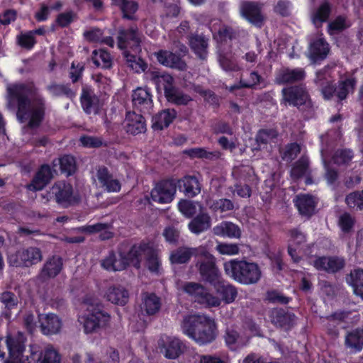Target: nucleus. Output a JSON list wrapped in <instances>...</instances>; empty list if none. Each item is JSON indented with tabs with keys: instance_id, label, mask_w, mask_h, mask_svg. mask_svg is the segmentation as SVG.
I'll list each match as a JSON object with an SVG mask.
<instances>
[{
	"instance_id": "20",
	"label": "nucleus",
	"mask_w": 363,
	"mask_h": 363,
	"mask_svg": "<svg viewBox=\"0 0 363 363\" xmlns=\"http://www.w3.org/2000/svg\"><path fill=\"white\" fill-rule=\"evenodd\" d=\"M306 77V73L302 67H282L277 71L274 82L278 85L291 84L303 81Z\"/></svg>"
},
{
	"instance_id": "64",
	"label": "nucleus",
	"mask_w": 363,
	"mask_h": 363,
	"mask_svg": "<svg viewBox=\"0 0 363 363\" xmlns=\"http://www.w3.org/2000/svg\"><path fill=\"white\" fill-rule=\"evenodd\" d=\"M48 90L54 96H66L71 98L74 96V94L67 86L62 84H52L48 87Z\"/></svg>"
},
{
	"instance_id": "43",
	"label": "nucleus",
	"mask_w": 363,
	"mask_h": 363,
	"mask_svg": "<svg viewBox=\"0 0 363 363\" xmlns=\"http://www.w3.org/2000/svg\"><path fill=\"white\" fill-rule=\"evenodd\" d=\"M223 337L225 345L232 351L237 350L244 345L242 338L240 333L233 328H227Z\"/></svg>"
},
{
	"instance_id": "15",
	"label": "nucleus",
	"mask_w": 363,
	"mask_h": 363,
	"mask_svg": "<svg viewBox=\"0 0 363 363\" xmlns=\"http://www.w3.org/2000/svg\"><path fill=\"white\" fill-rule=\"evenodd\" d=\"M160 352L167 358L174 359L183 352L184 345L178 338L165 335H161L157 341Z\"/></svg>"
},
{
	"instance_id": "27",
	"label": "nucleus",
	"mask_w": 363,
	"mask_h": 363,
	"mask_svg": "<svg viewBox=\"0 0 363 363\" xmlns=\"http://www.w3.org/2000/svg\"><path fill=\"white\" fill-rule=\"evenodd\" d=\"M345 260L342 258L336 256H322L314 260L313 266L318 270L335 273L341 270L345 267Z\"/></svg>"
},
{
	"instance_id": "21",
	"label": "nucleus",
	"mask_w": 363,
	"mask_h": 363,
	"mask_svg": "<svg viewBox=\"0 0 363 363\" xmlns=\"http://www.w3.org/2000/svg\"><path fill=\"white\" fill-rule=\"evenodd\" d=\"M155 55L157 62L163 66L179 71H185L187 69V65L182 58L181 54L166 50H160L155 53Z\"/></svg>"
},
{
	"instance_id": "16",
	"label": "nucleus",
	"mask_w": 363,
	"mask_h": 363,
	"mask_svg": "<svg viewBox=\"0 0 363 363\" xmlns=\"http://www.w3.org/2000/svg\"><path fill=\"white\" fill-rule=\"evenodd\" d=\"M289 236L287 252L294 263H298L301 257L297 250L307 242V234L300 227L293 228L288 230Z\"/></svg>"
},
{
	"instance_id": "1",
	"label": "nucleus",
	"mask_w": 363,
	"mask_h": 363,
	"mask_svg": "<svg viewBox=\"0 0 363 363\" xmlns=\"http://www.w3.org/2000/svg\"><path fill=\"white\" fill-rule=\"evenodd\" d=\"M9 105H16L17 117L29 128L38 127L45 115V100L33 84H8Z\"/></svg>"
},
{
	"instance_id": "45",
	"label": "nucleus",
	"mask_w": 363,
	"mask_h": 363,
	"mask_svg": "<svg viewBox=\"0 0 363 363\" xmlns=\"http://www.w3.org/2000/svg\"><path fill=\"white\" fill-rule=\"evenodd\" d=\"M347 281L352 286L354 294L363 299V269L351 272Z\"/></svg>"
},
{
	"instance_id": "24",
	"label": "nucleus",
	"mask_w": 363,
	"mask_h": 363,
	"mask_svg": "<svg viewBox=\"0 0 363 363\" xmlns=\"http://www.w3.org/2000/svg\"><path fill=\"white\" fill-rule=\"evenodd\" d=\"M242 16L250 23L261 28L264 22L261 7L254 1H245L240 8Z\"/></svg>"
},
{
	"instance_id": "17",
	"label": "nucleus",
	"mask_w": 363,
	"mask_h": 363,
	"mask_svg": "<svg viewBox=\"0 0 363 363\" xmlns=\"http://www.w3.org/2000/svg\"><path fill=\"white\" fill-rule=\"evenodd\" d=\"M8 259L12 266L28 267L39 262L42 259V255L38 248L30 247L18 251L16 254L9 255Z\"/></svg>"
},
{
	"instance_id": "57",
	"label": "nucleus",
	"mask_w": 363,
	"mask_h": 363,
	"mask_svg": "<svg viewBox=\"0 0 363 363\" xmlns=\"http://www.w3.org/2000/svg\"><path fill=\"white\" fill-rule=\"evenodd\" d=\"M355 219L350 213L345 212L341 214L338 219V226L345 234L350 233L354 226Z\"/></svg>"
},
{
	"instance_id": "53",
	"label": "nucleus",
	"mask_w": 363,
	"mask_h": 363,
	"mask_svg": "<svg viewBox=\"0 0 363 363\" xmlns=\"http://www.w3.org/2000/svg\"><path fill=\"white\" fill-rule=\"evenodd\" d=\"M350 26L347 23L346 17L342 15L337 16L328 25V33L330 35L342 32Z\"/></svg>"
},
{
	"instance_id": "33",
	"label": "nucleus",
	"mask_w": 363,
	"mask_h": 363,
	"mask_svg": "<svg viewBox=\"0 0 363 363\" xmlns=\"http://www.w3.org/2000/svg\"><path fill=\"white\" fill-rule=\"evenodd\" d=\"M189 43L191 49L199 59H206L208 39L205 35L193 34L189 36Z\"/></svg>"
},
{
	"instance_id": "25",
	"label": "nucleus",
	"mask_w": 363,
	"mask_h": 363,
	"mask_svg": "<svg viewBox=\"0 0 363 363\" xmlns=\"http://www.w3.org/2000/svg\"><path fill=\"white\" fill-rule=\"evenodd\" d=\"M322 35L313 39L308 46L309 58L315 63L325 60L330 52L329 43Z\"/></svg>"
},
{
	"instance_id": "41",
	"label": "nucleus",
	"mask_w": 363,
	"mask_h": 363,
	"mask_svg": "<svg viewBox=\"0 0 363 363\" xmlns=\"http://www.w3.org/2000/svg\"><path fill=\"white\" fill-rule=\"evenodd\" d=\"M184 153L191 159H206L208 160H218L221 157V152L218 150L208 151L204 147H193L185 150Z\"/></svg>"
},
{
	"instance_id": "31",
	"label": "nucleus",
	"mask_w": 363,
	"mask_h": 363,
	"mask_svg": "<svg viewBox=\"0 0 363 363\" xmlns=\"http://www.w3.org/2000/svg\"><path fill=\"white\" fill-rule=\"evenodd\" d=\"M161 298L155 293L145 292L142 294L141 311L147 315H153L161 308Z\"/></svg>"
},
{
	"instance_id": "50",
	"label": "nucleus",
	"mask_w": 363,
	"mask_h": 363,
	"mask_svg": "<svg viewBox=\"0 0 363 363\" xmlns=\"http://www.w3.org/2000/svg\"><path fill=\"white\" fill-rule=\"evenodd\" d=\"M92 60L94 63L105 69H109L112 65V60L110 53L104 49H99L93 52Z\"/></svg>"
},
{
	"instance_id": "63",
	"label": "nucleus",
	"mask_w": 363,
	"mask_h": 363,
	"mask_svg": "<svg viewBox=\"0 0 363 363\" xmlns=\"http://www.w3.org/2000/svg\"><path fill=\"white\" fill-rule=\"evenodd\" d=\"M61 171L67 175H71L76 169V162L74 157L71 155H64L60 160Z\"/></svg>"
},
{
	"instance_id": "39",
	"label": "nucleus",
	"mask_w": 363,
	"mask_h": 363,
	"mask_svg": "<svg viewBox=\"0 0 363 363\" xmlns=\"http://www.w3.org/2000/svg\"><path fill=\"white\" fill-rule=\"evenodd\" d=\"M214 235L220 237L239 238L241 231L238 225L228 221H223L213 228Z\"/></svg>"
},
{
	"instance_id": "60",
	"label": "nucleus",
	"mask_w": 363,
	"mask_h": 363,
	"mask_svg": "<svg viewBox=\"0 0 363 363\" xmlns=\"http://www.w3.org/2000/svg\"><path fill=\"white\" fill-rule=\"evenodd\" d=\"M266 297L270 303L281 305H286L292 301L291 297L286 296L283 293L275 289L268 291Z\"/></svg>"
},
{
	"instance_id": "9",
	"label": "nucleus",
	"mask_w": 363,
	"mask_h": 363,
	"mask_svg": "<svg viewBox=\"0 0 363 363\" xmlns=\"http://www.w3.org/2000/svg\"><path fill=\"white\" fill-rule=\"evenodd\" d=\"M55 198L56 202L62 206H67L79 201V196L74 193L72 186L64 181L55 182L45 194H42L44 203Z\"/></svg>"
},
{
	"instance_id": "6",
	"label": "nucleus",
	"mask_w": 363,
	"mask_h": 363,
	"mask_svg": "<svg viewBox=\"0 0 363 363\" xmlns=\"http://www.w3.org/2000/svg\"><path fill=\"white\" fill-rule=\"evenodd\" d=\"M84 311L78 316V322L86 334L93 333L111 320V315L99 306L84 303Z\"/></svg>"
},
{
	"instance_id": "14",
	"label": "nucleus",
	"mask_w": 363,
	"mask_h": 363,
	"mask_svg": "<svg viewBox=\"0 0 363 363\" xmlns=\"http://www.w3.org/2000/svg\"><path fill=\"white\" fill-rule=\"evenodd\" d=\"M150 242L141 241L138 245H133L129 251L121 256V267L117 268L115 265V272L125 269L127 267L133 266L140 269L141 266L142 254H145L149 249Z\"/></svg>"
},
{
	"instance_id": "34",
	"label": "nucleus",
	"mask_w": 363,
	"mask_h": 363,
	"mask_svg": "<svg viewBox=\"0 0 363 363\" xmlns=\"http://www.w3.org/2000/svg\"><path fill=\"white\" fill-rule=\"evenodd\" d=\"M211 225V218L208 213L200 212L189 222L188 227L191 233L199 235L209 229Z\"/></svg>"
},
{
	"instance_id": "7",
	"label": "nucleus",
	"mask_w": 363,
	"mask_h": 363,
	"mask_svg": "<svg viewBox=\"0 0 363 363\" xmlns=\"http://www.w3.org/2000/svg\"><path fill=\"white\" fill-rule=\"evenodd\" d=\"M282 103L286 106L296 107L301 111H311L313 103L305 85L298 84L283 88Z\"/></svg>"
},
{
	"instance_id": "52",
	"label": "nucleus",
	"mask_w": 363,
	"mask_h": 363,
	"mask_svg": "<svg viewBox=\"0 0 363 363\" xmlns=\"http://www.w3.org/2000/svg\"><path fill=\"white\" fill-rule=\"evenodd\" d=\"M278 133L275 129H260L256 134L255 140L260 148L262 145H266L270 141L276 139Z\"/></svg>"
},
{
	"instance_id": "11",
	"label": "nucleus",
	"mask_w": 363,
	"mask_h": 363,
	"mask_svg": "<svg viewBox=\"0 0 363 363\" xmlns=\"http://www.w3.org/2000/svg\"><path fill=\"white\" fill-rule=\"evenodd\" d=\"M176 180L172 178L159 181L150 192L151 199L158 203H169L177 191Z\"/></svg>"
},
{
	"instance_id": "61",
	"label": "nucleus",
	"mask_w": 363,
	"mask_h": 363,
	"mask_svg": "<svg viewBox=\"0 0 363 363\" xmlns=\"http://www.w3.org/2000/svg\"><path fill=\"white\" fill-rule=\"evenodd\" d=\"M19 333H21L18 332L16 334L8 335L6 340L0 337V359L4 361V363H9L11 360V355L9 349V340L16 337Z\"/></svg>"
},
{
	"instance_id": "56",
	"label": "nucleus",
	"mask_w": 363,
	"mask_h": 363,
	"mask_svg": "<svg viewBox=\"0 0 363 363\" xmlns=\"http://www.w3.org/2000/svg\"><path fill=\"white\" fill-rule=\"evenodd\" d=\"M237 33L230 26H223L220 27L218 33L213 35L214 38L220 43H227L235 39Z\"/></svg>"
},
{
	"instance_id": "36",
	"label": "nucleus",
	"mask_w": 363,
	"mask_h": 363,
	"mask_svg": "<svg viewBox=\"0 0 363 363\" xmlns=\"http://www.w3.org/2000/svg\"><path fill=\"white\" fill-rule=\"evenodd\" d=\"M146 264L148 270L154 274L160 275L162 274V262L158 255L157 250L154 247L152 243H149V249L145 254Z\"/></svg>"
},
{
	"instance_id": "26",
	"label": "nucleus",
	"mask_w": 363,
	"mask_h": 363,
	"mask_svg": "<svg viewBox=\"0 0 363 363\" xmlns=\"http://www.w3.org/2000/svg\"><path fill=\"white\" fill-rule=\"evenodd\" d=\"M177 188L188 198H194L201 193V185L195 176L186 175L176 180Z\"/></svg>"
},
{
	"instance_id": "42",
	"label": "nucleus",
	"mask_w": 363,
	"mask_h": 363,
	"mask_svg": "<svg viewBox=\"0 0 363 363\" xmlns=\"http://www.w3.org/2000/svg\"><path fill=\"white\" fill-rule=\"evenodd\" d=\"M332 12L331 4L328 0H323L311 16L312 22L316 25L328 21Z\"/></svg>"
},
{
	"instance_id": "35",
	"label": "nucleus",
	"mask_w": 363,
	"mask_h": 363,
	"mask_svg": "<svg viewBox=\"0 0 363 363\" xmlns=\"http://www.w3.org/2000/svg\"><path fill=\"white\" fill-rule=\"evenodd\" d=\"M81 104L87 113H96L99 108V100L91 89L84 87L81 95Z\"/></svg>"
},
{
	"instance_id": "13",
	"label": "nucleus",
	"mask_w": 363,
	"mask_h": 363,
	"mask_svg": "<svg viewBox=\"0 0 363 363\" xmlns=\"http://www.w3.org/2000/svg\"><path fill=\"white\" fill-rule=\"evenodd\" d=\"M132 104L134 111L143 114H150L153 108V96L147 87H138L133 91Z\"/></svg>"
},
{
	"instance_id": "46",
	"label": "nucleus",
	"mask_w": 363,
	"mask_h": 363,
	"mask_svg": "<svg viewBox=\"0 0 363 363\" xmlns=\"http://www.w3.org/2000/svg\"><path fill=\"white\" fill-rule=\"evenodd\" d=\"M308 160L306 157H301L293 164L290 171V176L293 179L298 180L308 173Z\"/></svg>"
},
{
	"instance_id": "40",
	"label": "nucleus",
	"mask_w": 363,
	"mask_h": 363,
	"mask_svg": "<svg viewBox=\"0 0 363 363\" xmlns=\"http://www.w3.org/2000/svg\"><path fill=\"white\" fill-rule=\"evenodd\" d=\"M345 345L354 352L363 348V329L356 328L349 332L345 337Z\"/></svg>"
},
{
	"instance_id": "18",
	"label": "nucleus",
	"mask_w": 363,
	"mask_h": 363,
	"mask_svg": "<svg viewBox=\"0 0 363 363\" xmlns=\"http://www.w3.org/2000/svg\"><path fill=\"white\" fill-rule=\"evenodd\" d=\"M213 287L216 296L226 304L235 301L238 296V290L235 286L223 279L221 276L216 281L210 284Z\"/></svg>"
},
{
	"instance_id": "19",
	"label": "nucleus",
	"mask_w": 363,
	"mask_h": 363,
	"mask_svg": "<svg viewBox=\"0 0 363 363\" xmlns=\"http://www.w3.org/2000/svg\"><path fill=\"white\" fill-rule=\"evenodd\" d=\"M118 47L121 50H125L130 48L135 52L140 50V40L138 37L137 26L120 30L118 37Z\"/></svg>"
},
{
	"instance_id": "23",
	"label": "nucleus",
	"mask_w": 363,
	"mask_h": 363,
	"mask_svg": "<svg viewBox=\"0 0 363 363\" xmlns=\"http://www.w3.org/2000/svg\"><path fill=\"white\" fill-rule=\"evenodd\" d=\"M294 206L300 215L310 218L315 213L317 201L315 198L308 194H300L294 199Z\"/></svg>"
},
{
	"instance_id": "12",
	"label": "nucleus",
	"mask_w": 363,
	"mask_h": 363,
	"mask_svg": "<svg viewBox=\"0 0 363 363\" xmlns=\"http://www.w3.org/2000/svg\"><path fill=\"white\" fill-rule=\"evenodd\" d=\"M271 323L284 332L291 331L297 323V316L293 312L283 308H274L268 314Z\"/></svg>"
},
{
	"instance_id": "32",
	"label": "nucleus",
	"mask_w": 363,
	"mask_h": 363,
	"mask_svg": "<svg viewBox=\"0 0 363 363\" xmlns=\"http://www.w3.org/2000/svg\"><path fill=\"white\" fill-rule=\"evenodd\" d=\"M52 177V171L50 166L47 164L42 165L36 173L31 184L28 186V189L32 191L41 190L51 180Z\"/></svg>"
},
{
	"instance_id": "5",
	"label": "nucleus",
	"mask_w": 363,
	"mask_h": 363,
	"mask_svg": "<svg viewBox=\"0 0 363 363\" xmlns=\"http://www.w3.org/2000/svg\"><path fill=\"white\" fill-rule=\"evenodd\" d=\"M150 78L157 89L164 90V95L168 102L181 106L187 105L192 100L189 95L174 86V79L171 74L152 71L150 72Z\"/></svg>"
},
{
	"instance_id": "47",
	"label": "nucleus",
	"mask_w": 363,
	"mask_h": 363,
	"mask_svg": "<svg viewBox=\"0 0 363 363\" xmlns=\"http://www.w3.org/2000/svg\"><path fill=\"white\" fill-rule=\"evenodd\" d=\"M62 262L59 257H52L45 263L41 276L45 277H54L59 274L62 269Z\"/></svg>"
},
{
	"instance_id": "48",
	"label": "nucleus",
	"mask_w": 363,
	"mask_h": 363,
	"mask_svg": "<svg viewBox=\"0 0 363 363\" xmlns=\"http://www.w3.org/2000/svg\"><path fill=\"white\" fill-rule=\"evenodd\" d=\"M123 55L129 67L136 73H141L147 69V64L141 57H137L135 55L131 54L128 50H124Z\"/></svg>"
},
{
	"instance_id": "55",
	"label": "nucleus",
	"mask_w": 363,
	"mask_h": 363,
	"mask_svg": "<svg viewBox=\"0 0 363 363\" xmlns=\"http://www.w3.org/2000/svg\"><path fill=\"white\" fill-rule=\"evenodd\" d=\"M301 152V147L297 143H291L280 150V155L284 161L291 162Z\"/></svg>"
},
{
	"instance_id": "28",
	"label": "nucleus",
	"mask_w": 363,
	"mask_h": 363,
	"mask_svg": "<svg viewBox=\"0 0 363 363\" xmlns=\"http://www.w3.org/2000/svg\"><path fill=\"white\" fill-rule=\"evenodd\" d=\"M40 329L45 335L58 333L62 326L61 319L54 313L40 314L38 316Z\"/></svg>"
},
{
	"instance_id": "10",
	"label": "nucleus",
	"mask_w": 363,
	"mask_h": 363,
	"mask_svg": "<svg viewBox=\"0 0 363 363\" xmlns=\"http://www.w3.org/2000/svg\"><path fill=\"white\" fill-rule=\"evenodd\" d=\"M196 267L203 280L209 284L222 276L216 263V258L202 247L197 257Z\"/></svg>"
},
{
	"instance_id": "51",
	"label": "nucleus",
	"mask_w": 363,
	"mask_h": 363,
	"mask_svg": "<svg viewBox=\"0 0 363 363\" xmlns=\"http://www.w3.org/2000/svg\"><path fill=\"white\" fill-rule=\"evenodd\" d=\"M99 185L108 192L113 191V179L105 167H101L97 172Z\"/></svg>"
},
{
	"instance_id": "22",
	"label": "nucleus",
	"mask_w": 363,
	"mask_h": 363,
	"mask_svg": "<svg viewBox=\"0 0 363 363\" xmlns=\"http://www.w3.org/2000/svg\"><path fill=\"white\" fill-rule=\"evenodd\" d=\"M143 114L135 111L126 112L123 126L127 133L137 135L146 131V121Z\"/></svg>"
},
{
	"instance_id": "62",
	"label": "nucleus",
	"mask_w": 363,
	"mask_h": 363,
	"mask_svg": "<svg viewBox=\"0 0 363 363\" xmlns=\"http://www.w3.org/2000/svg\"><path fill=\"white\" fill-rule=\"evenodd\" d=\"M209 208L213 212L219 211L220 213H223L232 211L234 208V204L230 199H220L213 201Z\"/></svg>"
},
{
	"instance_id": "38",
	"label": "nucleus",
	"mask_w": 363,
	"mask_h": 363,
	"mask_svg": "<svg viewBox=\"0 0 363 363\" xmlns=\"http://www.w3.org/2000/svg\"><path fill=\"white\" fill-rule=\"evenodd\" d=\"M115 6L119 7L123 19L129 21H137L136 12L139 5L133 0H115Z\"/></svg>"
},
{
	"instance_id": "37",
	"label": "nucleus",
	"mask_w": 363,
	"mask_h": 363,
	"mask_svg": "<svg viewBox=\"0 0 363 363\" xmlns=\"http://www.w3.org/2000/svg\"><path fill=\"white\" fill-rule=\"evenodd\" d=\"M357 80L355 77H349L339 80L336 85V97L338 102L345 100L349 94H353L355 90Z\"/></svg>"
},
{
	"instance_id": "49",
	"label": "nucleus",
	"mask_w": 363,
	"mask_h": 363,
	"mask_svg": "<svg viewBox=\"0 0 363 363\" xmlns=\"http://www.w3.org/2000/svg\"><path fill=\"white\" fill-rule=\"evenodd\" d=\"M263 81V78L257 71H252L250 73L249 79L247 81L240 80L238 85L230 87V91L245 89H257V86Z\"/></svg>"
},
{
	"instance_id": "58",
	"label": "nucleus",
	"mask_w": 363,
	"mask_h": 363,
	"mask_svg": "<svg viewBox=\"0 0 363 363\" xmlns=\"http://www.w3.org/2000/svg\"><path fill=\"white\" fill-rule=\"evenodd\" d=\"M179 211L186 218H192L197 211L196 204L194 201L188 199H182L178 203Z\"/></svg>"
},
{
	"instance_id": "2",
	"label": "nucleus",
	"mask_w": 363,
	"mask_h": 363,
	"mask_svg": "<svg viewBox=\"0 0 363 363\" xmlns=\"http://www.w3.org/2000/svg\"><path fill=\"white\" fill-rule=\"evenodd\" d=\"M26 341L23 333H19L16 337L9 340L11 360L9 363H60L61 356L52 345H46L43 350H40L37 345H31L29 355H24Z\"/></svg>"
},
{
	"instance_id": "29",
	"label": "nucleus",
	"mask_w": 363,
	"mask_h": 363,
	"mask_svg": "<svg viewBox=\"0 0 363 363\" xmlns=\"http://www.w3.org/2000/svg\"><path fill=\"white\" fill-rule=\"evenodd\" d=\"M177 112L174 108L163 109L156 113L152 119V128L162 130L168 128L177 118Z\"/></svg>"
},
{
	"instance_id": "4",
	"label": "nucleus",
	"mask_w": 363,
	"mask_h": 363,
	"mask_svg": "<svg viewBox=\"0 0 363 363\" xmlns=\"http://www.w3.org/2000/svg\"><path fill=\"white\" fill-rule=\"evenodd\" d=\"M225 274L233 280L245 285L257 283L262 276L259 265L245 259H233L224 263Z\"/></svg>"
},
{
	"instance_id": "59",
	"label": "nucleus",
	"mask_w": 363,
	"mask_h": 363,
	"mask_svg": "<svg viewBox=\"0 0 363 363\" xmlns=\"http://www.w3.org/2000/svg\"><path fill=\"white\" fill-rule=\"evenodd\" d=\"M233 175L239 182H247L251 181L253 177V169L248 166H240L233 169Z\"/></svg>"
},
{
	"instance_id": "30",
	"label": "nucleus",
	"mask_w": 363,
	"mask_h": 363,
	"mask_svg": "<svg viewBox=\"0 0 363 363\" xmlns=\"http://www.w3.org/2000/svg\"><path fill=\"white\" fill-rule=\"evenodd\" d=\"M201 247V246L199 247H178L172 252L169 260L172 264H176L188 263L192 257L197 258Z\"/></svg>"
},
{
	"instance_id": "8",
	"label": "nucleus",
	"mask_w": 363,
	"mask_h": 363,
	"mask_svg": "<svg viewBox=\"0 0 363 363\" xmlns=\"http://www.w3.org/2000/svg\"><path fill=\"white\" fill-rule=\"evenodd\" d=\"M183 291L191 296L195 303L206 308L218 307L220 305V300L200 283L186 282L183 286Z\"/></svg>"
},
{
	"instance_id": "3",
	"label": "nucleus",
	"mask_w": 363,
	"mask_h": 363,
	"mask_svg": "<svg viewBox=\"0 0 363 363\" xmlns=\"http://www.w3.org/2000/svg\"><path fill=\"white\" fill-rule=\"evenodd\" d=\"M182 329L184 334L201 346L211 344L218 335L215 320L204 315L185 317L182 323Z\"/></svg>"
},
{
	"instance_id": "54",
	"label": "nucleus",
	"mask_w": 363,
	"mask_h": 363,
	"mask_svg": "<svg viewBox=\"0 0 363 363\" xmlns=\"http://www.w3.org/2000/svg\"><path fill=\"white\" fill-rule=\"evenodd\" d=\"M345 203L350 208L363 211V189L347 194L345 197Z\"/></svg>"
},
{
	"instance_id": "44",
	"label": "nucleus",
	"mask_w": 363,
	"mask_h": 363,
	"mask_svg": "<svg viewBox=\"0 0 363 363\" xmlns=\"http://www.w3.org/2000/svg\"><path fill=\"white\" fill-rule=\"evenodd\" d=\"M112 222L110 223H98L94 225H89L84 228V230L89 233H100V238L101 240H107L112 237Z\"/></svg>"
}]
</instances>
